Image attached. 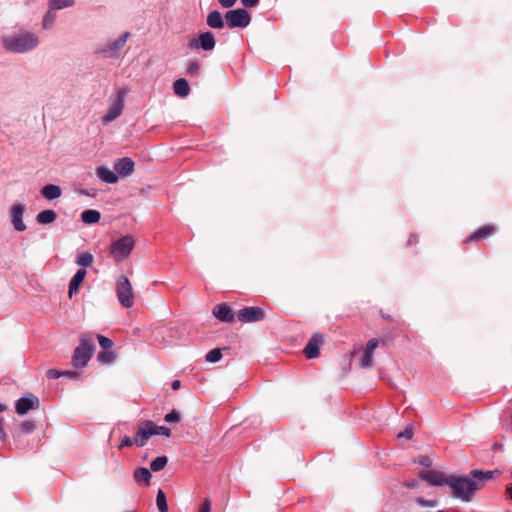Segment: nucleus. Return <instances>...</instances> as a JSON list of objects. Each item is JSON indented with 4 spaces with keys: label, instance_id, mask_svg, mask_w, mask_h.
<instances>
[{
    "label": "nucleus",
    "instance_id": "obj_1",
    "mask_svg": "<svg viewBox=\"0 0 512 512\" xmlns=\"http://www.w3.org/2000/svg\"><path fill=\"white\" fill-rule=\"evenodd\" d=\"M40 44L39 37L36 33L20 29L1 37V47L14 54H26L35 50Z\"/></svg>",
    "mask_w": 512,
    "mask_h": 512
},
{
    "label": "nucleus",
    "instance_id": "obj_2",
    "mask_svg": "<svg viewBox=\"0 0 512 512\" xmlns=\"http://www.w3.org/2000/svg\"><path fill=\"white\" fill-rule=\"evenodd\" d=\"M448 486L452 490V496L469 503L474 494L481 488L480 484L470 476H449Z\"/></svg>",
    "mask_w": 512,
    "mask_h": 512
},
{
    "label": "nucleus",
    "instance_id": "obj_3",
    "mask_svg": "<svg viewBox=\"0 0 512 512\" xmlns=\"http://www.w3.org/2000/svg\"><path fill=\"white\" fill-rule=\"evenodd\" d=\"M94 350L95 345L93 339L87 335L82 336L72 357L73 366L75 368L85 367L91 359Z\"/></svg>",
    "mask_w": 512,
    "mask_h": 512
},
{
    "label": "nucleus",
    "instance_id": "obj_4",
    "mask_svg": "<svg viewBox=\"0 0 512 512\" xmlns=\"http://www.w3.org/2000/svg\"><path fill=\"white\" fill-rule=\"evenodd\" d=\"M134 244V239L131 236H123L111 244L110 256L116 262H121L130 255L134 248Z\"/></svg>",
    "mask_w": 512,
    "mask_h": 512
},
{
    "label": "nucleus",
    "instance_id": "obj_5",
    "mask_svg": "<svg viewBox=\"0 0 512 512\" xmlns=\"http://www.w3.org/2000/svg\"><path fill=\"white\" fill-rule=\"evenodd\" d=\"M116 294L119 303L125 308H131L134 304V294L129 279L120 275L116 281Z\"/></svg>",
    "mask_w": 512,
    "mask_h": 512
},
{
    "label": "nucleus",
    "instance_id": "obj_6",
    "mask_svg": "<svg viewBox=\"0 0 512 512\" xmlns=\"http://www.w3.org/2000/svg\"><path fill=\"white\" fill-rule=\"evenodd\" d=\"M130 37L129 32H124L117 39L113 41H109L103 44L98 50L97 53L103 55L106 58H119L120 51L126 45L128 38Z\"/></svg>",
    "mask_w": 512,
    "mask_h": 512
},
{
    "label": "nucleus",
    "instance_id": "obj_7",
    "mask_svg": "<svg viewBox=\"0 0 512 512\" xmlns=\"http://www.w3.org/2000/svg\"><path fill=\"white\" fill-rule=\"evenodd\" d=\"M225 21L229 28H245L251 22V16L245 9L229 10L225 14Z\"/></svg>",
    "mask_w": 512,
    "mask_h": 512
},
{
    "label": "nucleus",
    "instance_id": "obj_8",
    "mask_svg": "<svg viewBox=\"0 0 512 512\" xmlns=\"http://www.w3.org/2000/svg\"><path fill=\"white\" fill-rule=\"evenodd\" d=\"M124 96L125 90L119 89L112 105L109 107L107 113L102 118V123L104 125L114 121L122 114L124 109Z\"/></svg>",
    "mask_w": 512,
    "mask_h": 512
},
{
    "label": "nucleus",
    "instance_id": "obj_9",
    "mask_svg": "<svg viewBox=\"0 0 512 512\" xmlns=\"http://www.w3.org/2000/svg\"><path fill=\"white\" fill-rule=\"evenodd\" d=\"M40 400L32 393H27L15 402V411L18 415H25L30 410L38 409Z\"/></svg>",
    "mask_w": 512,
    "mask_h": 512
},
{
    "label": "nucleus",
    "instance_id": "obj_10",
    "mask_svg": "<svg viewBox=\"0 0 512 512\" xmlns=\"http://www.w3.org/2000/svg\"><path fill=\"white\" fill-rule=\"evenodd\" d=\"M25 211L26 206L23 203H15L9 210L11 224L17 232H23L27 229V226L23 221Z\"/></svg>",
    "mask_w": 512,
    "mask_h": 512
},
{
    "label": "nucleus",
    "instance_id": "obj_11",
    "mask_svg": "<svg viewBox=\"0 0 512 512\" xmlns=\"http://www.w3.org/2000/svg\"><path fill=\"white\" fill-rule=\"evenodd\" d=\"M192 49L201 48L204 51H212L215 48L216 41L210 31L201 33L197 38H192L189 43Z\"/></svg>",
    "mask_w": 512,
    "mask_h": 512
},
{
    "label": "nucleus",
    "instance_id": "obj_12",
    "mask_svg": "<svg viewBox=\"0 0 512 512\" xmlns=\"http://www.w3.org/2000/svg\"><path fill=\"white\" fill-rule=\"evenodd\" d=\"M265 317L261 308L256 306L245 307L238 311L237 318L242 323L258 322Z\"/></svg>",
    "mask_w": 512,
    "mask_h": 512
},
{
    "label": "nucleus",
    "instance_id": "obj_13",
    "mask_svg": "<svg viewBox=\"0 0 512 512\" xmlns=\"http://www.w3.org/2000/svg\"><path fill=\"white\" fill-rule=\"evenodd\" d=\"M421 480L427 481L432 486H444L448 485L449 477H446L444 473L436 470H421L418 474Z\"/></svg>",
    "mask_w": 512,
    "mask_h": 512
},
{
    "label": "nucleus",
    "instance_id": "obj_14",
    "mask_svg": "<svg viewBox=\"0 0 512 512\" xmlns=\"http://www.w3.org/2000/svg\"><path fill=\"white\" fill-rule=\"evenodd\" d=\"M323 343V336L319 333H315L309 339L308 343L304 348V354L308 359H314L319 356V348Z\"/></svg>",
    "mask_w": 512,
    "mask_h": 512
},
{
    "label": "nucleus",
    "instance_id": "obj_15",
    "mask_svg": "<svg viewBox=\"0 0 512 512\" xmlns=\"http://www.w3.org/2000/svg\"><path fill=\"white\" fill-rule=\"evenodd\" d=\"M114 169L121 177L129 176L134 171V161L129 157H123L115 163Z\"/></svg>",
    "mask_w": 512,
    "mask_h": 512
},
{
    "label": "nucleus",
    "instance_id": "obj_16",
    "mask_svg": "<svg viewBox=\"0 0 512 512\" xmlns=\"http://www.w3.org/2000/svg\"><path fill=\"white\" fill-rule=\"evenodd\" d=\"M213 315L222 322L230 323L234 321V314L225 303L216 305L213 309Z\"/></svg>",
    "mask_w": 512,
    "mask_h": 512
},
{
    "label": "nucleus",
    "instance_id": "obj_17",
    "mask_svg": "<svg viewBox=\"0 0 512 512\" xmlns=\"http://www.w3.org/2000/svg\"><path fill=\"white\" fill-rule=\"evenodd\" d=\"M154 435V431L151 430L150 426H146L145 422L139 426L137 433L134 437V444L138 447H143L148 439Z\"/></svg>",
    "mask_w": 512,
    "mask_h": 512
},
{
    "label": "nucleus",
    "instance_id": "obj_18",
    "mask_svg": "<svg viewBox=\"0 0 512 512\" xmlns=\"http://www.w3.org/2000/svg\"><path fill=\"white\" fill-rule=\"evenodd\" d=\"M206 22L207 25L212 29H222L226 23L225 16L223 17L222 14L217 10L209 12Z\"/></svg>",
    "mask_w": 512,
    "mask_h": 512
},
{
    "label": "nucleus",
    "instance_id": "obj_19",
    "mask_svg": "<svg viewBox=\"0 0 512 512\" xmlns=\"http://www.w3.org/2000/svg\"><path fill=\"white\" fill-rule=\"evenodd\" d=\"M96 174L98 178L105 183L114 184L118 181L117 173L105 166L98 167Z\"/></svg>",
    "mask_w": 512,
    "mask_h": 512
},
{
    "label": "nucleus",
    "instance_id": "obj_20",
    "mask_svg": "<svg viewBox=\"0 0 512 512\" xmlns=\"http://www.w3.org/2000/svg\"><path fill=\"white\" fill-rule=\"evenodd\" d=\"M86 276V270L85 269H79L74 276L72 277L69 287H68V295L71 298L74 293H76L79 289V286L83 282L84 278Z\"/></svg>",
    "mask_w": 512,
    "mask_h": 512
},
{
    "label": "nucleus",
    "instance_id": "obj_21",
    "mask_svg": "<svg viewBox=\"0 0 512 512\" xmlns=\"http://www.w3.org/2000/svg\"><path fill=\"white\" fill-rule=\"evenodd\" d=\"M174 93L181 97H187L190 93V86L186 79L179 78L173 83Z\"/></svg>",
    "mask_w": 512,
    "mask_h": 512
},
{
    "label": "nucleus",
    "instance_id": "obj_22",
    "mask_svg": "<svg viewBox=\"0 0 512 512\" xmlns=\"http://www.w3.org/2000/svg\"><path fill=\"white\" fill-rule=\"evenodd\" d=\"M62 190L54 184L45 185L41 189V195L47 200H55L61 196Z\"/></svg>",
    "mask_w": 512,
    "mask_h": 512
},
{
    "label": "nucleus",
    "instance_id": "obj_23",
    "mask_svg": "<svg viewBox=\"0 0 512 512\" xmlns=\"http://www.w3.org/2000/svg\"><path fill=\"white\" fill-rule=\"evenodd\" d=\"M500 471L495 470H489V471H482V470H473L470 472V476L473 478V480L477 481L478 483L480 481H487L492 479L495 475H499Z\"/></svg>",
    "mask_w": 512,
    "mask_h": 512
},
{
    "label": "nucleus",
    "instance_id": "obj_24",
    "mask_svg": "<svg viewBox=\"0 0 512 512\" xmlns=\"http://www.w3.org/2000/svg\"><path fill=\"white\" fill-rule=\"evenodd\" d=\"M57 219V213L54 210H43L36 216V221L40 225H47L53 223Z\"/></svg>",
    "mask_w": 512,
    "mask_h": 512
},
{
    "label": "nucleus",
    "instance_id": "obj_25",
    "mask_svg": "<svg viewBox=\"0 0 512 512\" xmlns=\"http://www.w3.org/2000/svg\"><path fill=\"white\" fill-rule=\"evenodd\" d=\"M494 227L491 225H485L483 227H480L478 230L473 232L469 238H467V241H478L480 239L487 238L491 234L494 233Z\"/></svg>",
    "mask_w": 512,
    "mask_h": 512
},
{
    "label": "nucleus",
    "instance_id": "obj_26",
    "mask_svg": "<svg viewBox=\"0 0 512 512\" xmlns=\"http://www.w3.org/2000/svg\"><path fill=\"white\" fill-rule=\"evenodd\" d=\"M151 477H152L151 472L149 471V469H147L145 467L137 468L134 471V479L139 484L148 486L150 484Z\"/></svg>",
    "mask_w": 512,
    "mask_h": 512
},
{
    "label": "nucleus",
    "instance_id": "obj_27",
    "mask_svg": "<svg viewBox=\"0 0 512 512\" xmlns=\"http://www.w3.org/2000/svg\"><path fill=\"white\" fill-rule=\"evenodd\" d=\"M57 19V10H51V8L48 7V10L43 15L42 18V28L44 30H50L54 27L55 22Z\"/></svg>",
    "mask_w": 512,
    "mask_h": 512
},
{
    "label": "nucleus",
    "instance_id": "obj_28",
    "mask_svg": "<svg viewBox=\"0 0 512 512\" xmlns=\"http://www.w3.org/2000/svg\"><path fill=\"white\" fill-rule=\"evenodd\" d=\"M101 218V214L99 211L94 209H87L81 213V220L85 224H94L97 223Z\"/></svg>",
    "mask_w": 512,
    "mask_h": 512
},
{
    "label": "nucleus",
    "instance_id": "obj_29",
    "mask_svg": "<svg viewBox=\"0 0 512 512\" xmlns=\"http://www.w3.org/2000/svg\"><path fill=\"white\" fill-rule=\"evenodd\" d=\"M76 0H49L47 5L51 10H62L73 7Z\"/></svg>",
    "mask_w": 512,
    "mask_h": 512
},
{
    "label": "nucleus",
    "instance_id": "obj_30",
    "mask_svg": "<svg viewBox=\"0 0 512 512\" xmlns=\"http://www.w3.org/2000/svg\"><path fill=\"white\" fill-rule=\"evenodd\" d=\"M94 257L90 252H81L76 257V264L82 269L90 267L93 263Z\"/></svg>",
    "mask_w": 512,
    "mask_h": 512
},
{
    "label": "nucleus",
    "instance_id": "obj_31",
    "mask_svg": "<svg viewBox=\"0 0 512 512\" xmlns=\"http://www.w3.org/2000/svg\"><path fill=\"white\" fill-rule=\"evenodd\" d=\"M146 426H150L151 430L154 431V435H163L166 437L171 436V429L165 426H157L153 423V421L147 420L145 421Z\"/></svg>",
    "mask_w": 512,
    "mask_h": 512
},
{
    "label": "nucleus",
    "instance_id": "obj_32",
    "mask_svg": "<svg viewBox=\"0 0 512 512\" xmlns=\"http://www.w3.org/2000/svg\"><path fill=\"white\" fill-rule=\"evenodd\" d=\"M168 463L167 456H158L150 463V469L153 472H159L165 468Z\"/></svg>",
    "mask_w": 512,
    "mask_h": 512
},
{
    "label": "nucleus",
    "instance_id": "obj_33",
    "mask_svg": "<svg viewBox=\"0 0 512 512\" xmlns=\"http://www.w3.org/2000/svg\"><path fill=\"white\" fill-rule=\"evenodd\" d=\"M156 504L159 512H168V505L165 493L163 490L159 489L156 495Z\"/></svg>",
    "mask_w": 512,
    "mask_h": 512
},
{
    "label": "nucleus",
    "instance_id": "obj_34",
    "mask_svg": "<svg viewBox=\"0 0 512 512\" xmlns=\"http://www.w3.org/2000/svg\"><path fill=\"white\" fill-rule=\"evenodd\" d=\"M114 359H115L114 352L108 351V350L101 351L97 355V360L103 364L111 363L112 361H114Z\"/></svg>",
    "mask_w": 512,
    "mask_h": 512
},
{
    "label": "nucleus",
    "instance_id": "obj_35",
    "mask_svg": "<svg viewBox=\"0 0 512 512\" xmlns=\"http://www.w3.org/2000/svg\"><path fill=\"white\" fill-rule=\"evenodd\" d=\"M187 74L195 78L200 76V64L198 63V61H190L187 64Z\"/></svg>",
    "mask_w": 512,
    "mask_h": 512
},
{
    "label": "nucleus",
    "instance_id": "obj_36",
    "mask_svg": "<svg viewBox=\"0 0 512 512\" xmlns=\"http://www.w3.org/2000/svg\"><path fill=\"white\" fill-rule=\"evenodd\" d=\"M415 503L423 508L424 507L434 508V507L438 506L439 501L437 499H425L423 497H417L415 499Z\"/></svg>",
    "mask_w": 512,
    "mask_h": 512
},
{
    "label": "nucleus",
    "instance_id": "obj_37",
    "mask_svg": "<svg viewBox=\"0 0 512 512\" xmlns=\"http://www.w3.org/2000/svg\"><path fill=\"white\" fill-rule=\"evenodd\" d=\"M222 358L221 349L215 348L209 351L205 357L207 362L216 363Z\"/></svg>",
    "mask_w": 512,
    "mask_h": 512
},
{
    "label": "nucleus",
    "instance_id": "obj_38",
    "mask_svg": "<svg viewBox=\"0 0 512 512\" xmlns=\"http://www.w3.org/2000/svg\"><path fill=\"white\" fill-rule=\"evenodd\" d=\"M164 420L167 423H178L181 420V415L178 411L173 409L171 412L165 415Z\"/></svg>",
    "mask_w": 512,
    "mask_h": 512
},
{
    "label": "nucleus",
    "instance_id": "obj_39",
    "mask_svg": "<svg viewBox=\"0 0 512 512\" xmlns=\"http://www.w3.org/2000/svg\"><path fill=\"white\" fill-rule=\"evenodd\" d=\"M97 339H98L99 345L104 350H109L110 348H112L113 342H112L111 339H109V338H107L105 336H102V335H97Z\"/></svg>",
    "mask_w": 512,
    "mask_h": 512
},
{
    "label": "nucleus",
    "instance_id": "obj_40",
    "mask_svg": "<svg viewBox=\"0 0 512 512\" xmlns=\"http://www.w3.org/2000/svg\"><path fill=\"white\" fill-rule=\"evenodd\" d=\"M36 428V424L33 421H24L20 425V429L22 432L26 434L32 433Z\"/></svg>",
    "mask_w": 512,
    "mask_h": 512
},
{
    "label": "nucleus",
    "instance_id": "obj_41",
    "mask_svg": "<svg viewBox=\"0 0 512 512\" xmlns=\"http://www.w3.org/2000/svg\"><path fill=\"white\" fill-rule=\"evenodd\" d=\"M372 364H373V353H368L367 351H364L361 366L363 368H368V367L372 366Z\"/></svg>",
    "mask_w": 512,
    "mask_h": 512
},
{
    "label": "nucleus",
    "instance_id": "obj_42",
    "mask_svg": "<svg viewBox=\"0 0 512 512\" xmlns=\"http://www.w3.org/2000/svg\"><path fill=\"white\" fill-rule=\"evenodd\" d=\"M397 437L398 438H405V439L410 440L413 437V429H412V427L411 426L406 427L404 429V431L399 432L397 434Z\"/></svg>",
    "mask_w": 512,
    "mask_h": 512
},
{
    "label": "nucleus",
    "instance_id": "obj_43",
    "mask_svg": "<svg viewBox=\"0 0 512 512\" xmlns=\"http://www.w3.org/2000/svg\"><path fill=\"white\" fill-rule=\"evenodd\" d=\"M379 341L377 339H371L368 341L365 351L368 353H374L375 349L378 347Z\"/></svg>",
    "mask_w": 512,
    "mask_h": 512
},
{
    "label": "nucleus",
    "instance_id": "obj_44",
    "mask_svg": "<svg viewBox=\"0 0 512 512\" xmlns=\"http://www.w3.org/2000/svg\"><path fill=\"white\" fill-rule=\"evenodd\" d=\"M62 374H63L62 371L56 370V369H49L46 372V376L49 379H58V378L62 377Z\"/></svg>",
    "mask_w": 512,
    "mask_h": 512
},
{
    "label": "nucleus",
    "instance_id": "obj_45",
    "mask_svg": "<svg viewBox=\"0 0 512 512\" xmlns=\"http://www.w3.org/2000/svg\"><path fill=\"white\" fill-rule=\"evenodd\" d=\"M417 463L424 467H430L432 465V460L430 459L429 456L423 455L419 457Z\"/></svg>",
    "mask_w": 512,
    "mask_h": 512
},
{
    "label": "nucleus",
    "instance_id": "obj_46",
    "mask_svg": "<svg viewBox=\"0 0 512 512\" xmlns=\"http://www.w3.org/2000/svg\"><path fill=\"white\" fill-rule=\"evenodd\" d=\"M211 511V501L209 498L204 499L203 503L199 508V512H210Z\"/></svg>",
    "mask_w": 512,
    "mask_h": 512
},
{
    "label": "nucleus",
    "instance_id": "obj_47",
    "mask_svg": "<svg viewBox=\"0 0 512 512\" xmlns=\"http://www.w3.org/2000/svg\"><path fill=\"white\" fill-rule=\"evenodd\" d=\"M134 444V439H131L129 436H124L121 440L119 448L128 447Z\"/></svg>",
    "mask_w": 512,
    "mask_h": 512
},
{
    "label": "nucleus",
    "instance_id": "obj_48",
    "mask_svg": "<svg viewBox=\"0 0 512 512\" xmlns=\"http://www.w3.org/2000/svg\"><path fill=\"white\" fill-rule=\"evenodd\" d=\"M237 0H218L219 4L223 8H231L235 5Z\"/></svg>",
    "mask_w": 512,
    "mask_h": 512
},
{
    "label": "nucleus",
    "instance_id": "obj_49",
    "mask_svg": "<svg viewBox=\"0 0 512 512\" xmlns=\"http://www.w3.org/2000/svg\"><path fill=\"white\" fill-rule=\"evenodd\" d=\"M245 7H253L259 3V0H241Z\"/></svg>",
    "mask_w": 512,
    "mask_h": 512
},
{
    "label": "nucleus",
    "instance_id": "obj_50",
    "mask_svg": "<svg viewBox=\"0 0 512 512\" xmlns=\"http://www.w3.org/2000/svg\"><path fill=\"white\" fill-rule=\"evenodd\" d=\"M62 372H63L62 376L68 377L70 379H77L78 378V373L77 372H74V371H62Z\"/></svg>",
    "mask_w": 512,
    "mask_h": 512
},
{
    "label": "nucleus",
    "instance_id": "obj_51",
    "mask_svg": "<svg viewBox=\"0 0 512 512\" xmlns=\"http://www.w3.org/2000/svg\"><path fill=\"white\" fill-rule=\"evenodd\" d=\"M417 485H418V481H417V480H410V481H406V482H405V486H406L407 488H411V489H412V488H416V487H417Z\"/></svg>",
    "mask_w": 512,
    "mask_h": 512
},
{
    "label": "nucleus",
    "instance_id": "obj_52",
    "mask_svg": "<svg viewBox=\"0 0 512 512\" xmlns=\"http://www.w3.org/2000/svg\"><path fill=\"white\" fill-rule=\"evenodd\" d=\"M7 437V434L4 430V425H0V440H5Z\"/></svg>",
    "mask_w": 512,
    "mask_h": 512
},
{
    "label": "nucleus",
    "instance_id": "obj_53",
    "mask_svg": "<svg viewBox=\"0 0 512 512\" xmlns=\"http://www.w3.org/2000/svg\"><path fill=\"white\" fill-rule=\"evenodd\" d=\"M181 386V382L179 380H174L171 384L173 390L179 389Z\"/></svg>",
    "mask_w": 512,
    "mask_h": 512
},
{
    "label": "nucleus",
    "instance_id": "obj_54",
    "mask_svg": "<svg viewBox=\"0 0 512 512\" xmlns=\"http://www.w3.org/2000/svg\"><path fill=\"white\" fill-rule=\"evenodd\" d=\"M418 240L416 235H411L408 240V244L411 245L412 243H416Z\"/></svg>",
    "mask_w": 512,
    "mask_h": 512
},
{
    "label": "nucleus",
    "instance_id": "obj_55",
    "mask_svg": "<svg viewBox=\"0 0 512 512\" xmlns=\"http://www.w3.org/2000/svg\"><path fill=\"white\" fill-rule=\"evenodd\" d=\"M506 492L508 493L509 497L512 499V486H508L506 488Z\"/></svg>",
    "mask_w": 512,
    "mask_h": 512
},
{
    "label": "nucleus",
    "instance_id": "obj_56",
    "mask_svg": "<svg viewBox=\"0 0 512 512\" xmlns=\"http://www.w3.org/2000/svg\"><path fill=\"white\" fill-rule=\"evenodd\" d=\"M7 409L6 405L0 403V413L4 412Z\"/></svg>",
    "mask_w": 512,
    "mask_h": 512
},
{
    "label": "nucleus",
    "instance_id": "obj_57",
    "mask_svg": "<svg viewBox=\"0 0 512 512\" xmlns=\"http://www.w3.org/2000/svg\"><path fill=\"white\" fill-rule=\"evenodd\" d=\"M382 318H387V319H389V318H390V316H388V315H382Z\"/></svg>",
    "mask_w": 512,
    "mask_h": 512
},
{
    "label": "nucleus",
    "instance_id": "obj_58",
    "mask_svg": "<svg viewBox=\"0 0 512 512\" xmlns=\"http://www.w3.org/2000/svg\"><path fill=\"white\" fill-rule=\"evenodd\" d=\"M382 318H387V319H389V318H390V316H388V315H382Z\"/></svg>",
    "mask_w": 512,
    "mask_h": 512
},
{
    "label": "nucleus",
    "instance_id": "obj_59",
    "mask_svg": "<svg viewBox=\"0 0 512 512\" xmlns=\"http://www.w3.org/2000/svg\"><path fill=\"white\" fill-rule=\"evenodd\" d=\"M0 425H3V419L0 417Z\"/></svg>",
    "mask_w": 512,
    "mask_h": 512
},
{
    "label": "nucleus",
    "instance_id": "obj_60",
    "mask_svg": "<svg viewBox=\"0 0 512 512\" xmlns=\"http://www.w3.org/2000/svg\"><path fill=\"white\" fill-rule=\"evenodd\" d=\"M437 512H445V511H444V510H439V511H437Z\"/></svg>",
    "mask_w": 512,
    "mask_h": 512
}]
</instances>
